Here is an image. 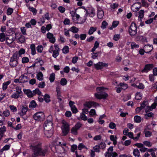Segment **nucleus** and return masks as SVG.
Masks as SVG:
<instances>
[{
	"mask_svg": "<svg viewBox=\"0 0 157 157\" xmlns=\"http://www.w3.org/2000/svg\"><path fill=\"white\" fill-rule=\"evenodd\" d=\"M41 144L32 146V157H36L39 156H44L47 151L46 149H42Z\"/></svg>",
	"mask_w": 157,
	"mask_h": 157,
	"instance_id": "f257e3e1",
	"label": "nucleus"
},
{
	"mask_svg": "<svg viewBox=\"0 0 157 157\" xmlns=\"http://www.w3.org/2000/svg\"><path fill=\"white\" fill-rule=\"evenodd\" d=\"M105 88L103 87H99L97 88V91L100 92V94L95 93V96L96 98L98 99H105L108 96V94L105 92H102V91Z\"/></svg>",
	"mask_w": 157,
	"mask_h": 157,
	"instance_id": "f03ea898",
	"label": "nucleus"
},
{
	"mask_svg": "<svg viewBox=\"0 0 157 157\" xmlns=\"http://www.w3.org/2000/svg\"><path fill=\"white\" fill-rule=\"evenodd\" d=\"M54 49L53 46L52 45L50 46L48 51L50 53H53L52 56L56 58L59 55V48L58 45L56 44L54 45Z\"/></svg>",
	"mask_w": 157,
	"mask_h": 157,
	"instance_id": "7ed1b4c3",
	"label": "nucleus"
},
{
	"mask_svg": "<svg viewBox=\"0 0 157 157\" xmlns=\"http://www.w3.org/2000/svg\"><path fill=\"white\" fill-rule=\"evenodd\" d=\"M18 52H16L13 54L12 56L10 58V66L13 67H15L18 64Z\"/></svg>",
	"mask_w": 157,
	"mask_h": 157,
	"instance_id": "20e7f679",
	"label": "nucleus"
},
{
	"mask_svg": "<svg viewBox=\"0 0 157 157\" xmlns=\"http://www.w3.org/2000/svg\"><path fill=\"white\" fill-rule=\"evenodd\" d=\"M129 33L131 36H135L137 33L136 24L135 23H132L128 30Z\"/></svg>",
	"mask_w": 157,
	"mask_h": 157,
	"instance_id": "39448f33",
	"label": "nucleus"
},
{
	"mask_svg": "<svg viewBox=\"0 0 157 157\" xmlns=\"http://www.w3.org/2000/svg\"><path fill=\"white\" fill-rule=\"evenodd\" d=\"M62 123L63 124L62 128V133L63 135L66 136L68 133L70 131L69 126L65 121H63Z\"/></svg>",
	"mask_w": 157,
	"mask_h": 157,
	"instance_id": "423d86ee",
	"label": "nucleus"
},
{
	"mask_svg": "<svg viewBox=\"0 0 157 157\" xmlns=\"http://www.w3.org/2000/svg\"><path fill=\"white\" fill-rule=\"evenodd\" d=\"M66 144L65 143L62 144L61 142H59L57 144V147H56V151L59 153H63L65 151V147H66Z\"/></svg>",
	"mask_w": 157,
	"mask_h": 157,
	"instance_id": "0eeeda50",
	"label": "nucleus"
},
{
	"mask_svg": "<svg viewBox=\"0 0 157 157\" xmlns=\"http://www.w3.org/2000/svg\"><path fill=\"white\" fill-rule=\"evenodd\" d=\"M44 130H53V125L51 120L47 119L44 124Z\"/></svg>",
	"mask_w": 157,
	"mask_h": 157,
	"instance_id": "6e6552de",
	"label": "nucleus"
},
{
	"mask_svg": "<svg viewBox=\"0 0 157 157\" xmlns=\"http://www.w3.org/2000/svg\"><path fill=\"white\" fill-rule=\"evenodd\" d=\"M108 64L106 63H103L102 62H99L97 64H94V66L97 70L101 69L103 67H107Z\"/></svg>",
	"mask_w": 157,
	"mask_h": 157,
	"instance_id": "1a4fd4ad",
	"label": "nucleus"
},
{
	"mask_svg": "<svg viewBox=\"0 0 157 157\" xmlns=\"http://www.w3.org/2000/svg\"><path fill=\"white\" fill-rule=\"evenodd\" d=\"M47 37L51 43H54L55 42L56 39L52 33L49 32L47 34Z\"/></svg>",
	"mask_w": 157,
	"mask_h": 157,
	"instance_id": "9d476101",
	"label": "nucleus"
},
{
	"mask_svg": "<svg viewBox=\"0 0 157 157\" xmlns=\"http://www.w3.org/2000/svg\"><path fill=\"white\" fill-rule=\"evenodd\" d=\"M44 116V114L42 112H38L35 114L33 117L35 120H40Z\"/></svg>",
	"mask_w": 157,
	"mask_h": 157,
	"instance_id": "9b49d317",
	"label": "nucleus"
},
{
	"mask_svg": "<svg viewBox=\"0 0 157 157\" xmlns=\"http://www.w3.org/2000/svg\"><path fill=\"white\" fill-rule=\"evenodd\" d=\"M153 67L152 64H147L145 65L144 68L142 70L143 72H147L151 70Z\"/></svg>",
	"mask_w": 157,
	"mask_h": 157,
	"instance_id": "f8f14e48",
	"label": "nucleus"
},
{
	"mask_svg": "<svg viewBox=\"0 0 157 157\" xmlns=\"http://www.w3.org/2000/svg\"><path fill=\"white\" fill-rule=\"evenodd\" d=\"M140 132L139 133L137 134V136L135 137L133 136V133L131 132H128L127 135H128V137L130 138L137 141L139 140L140 135Z\"/></svg>",
	"mask_w": 157,
	"mask_h": 157,
	"instance_id": "ddd939ff",
	"label": "nucleus"
},
{
	"mask_svg": "<svg viewBox=\"0 0 157 157\" xmlns=\"http://www.w3.org/2000/svg\"><path fill=\"white\" fill-rule=\"evenodd\" d=\"M88 14H89V16L91 17H94L95 15V10L94 9L92 8L89 10V12L87 11L86 10V16H87Z\"/></svg>",
	"mask_w": 157,
	"mask_h": 157,
	"instance_id": "4468645a",
	"label": "nucleus"
},
{
	"mask_svg": "<svg viewBox=\"0 0 157 157\" xmlns=\"http://www.w3.org/2000/svg\"><path fill=\"white\" fill-rule=\"evenodd\" d=\"M53 130H44V134L47 138L51 137L53 134Z\"/></svg>",
	"mask_w": 157,
	"mask_h": 157,
	"instance_id": "2eb2a0df",
	"label": "nucleus"
},
{
	"mask_svg": "<svg viewBox=\"0 0 157 157\" xmlns=\"http://www.w3.org/2000/svg\"><path fill=\"white\" fill-rule=\"evenodd\" d=\"M6 39V43L8 45L12 43L15 40L13 37L11 35L7 36Z\"/></svg>",
	"mask_w": 157,
	"mask_h": 157,
	"instance_id": "dca6fc26",
	"label": "nucleus"
},
{
	"mask_svg": "<svg viewBox=\"0 0 157 157\" xmlns=\"http://www.w3.org/2000/svg\"><path fill=\"white\" fill-rule=\"evenodd\" d=\"M144 48L145 51V52L148 53L152 50L153 46L151 45H147L144 46Z\"/></svg>",
	"mask_w": 157,
	"mask_h": 157,
	"instance_id": "f3484780",
	"label": "nucleus"
},
{
	"mask_svg": "<svg viewBox=\"0 0 157 157\" xmlns=\"http://www.w3.org/2000/svg\"><path fill=\"white\" fill-rule=\"evenodd\" d=\"M97 15L98 18L99 19H101L103 17L104 12L101 8H98V9Z\"/></svg>",
	"mask_w": 157,
	"mask_h": 157,
	"instance_id": "a211bd4d",
	"label": "nucleus"
},
{
	"mask_svg": "<svg viewBox=\"0 0 157 157\" xmlns=\"http://www.w3.org/2000/svg\"><path fill=\"white\" fill-rule=\"evenodd\" d=\"M28 107L26 106H22L21 110L19 114L21 116L25 115L28 110Z\"/></svg>",
	"mask_w": 157,
	"mask_h": 157,
	"instance_id": "6ab92c4d",
	"label": "nucleus"
},
{
	"mask_svg": "<svg viewBox=\"0 0 157 157\" xmlns=\"http://www.w3.org/2000/svg\"><path fill=\"white\" fill-rule=\"evenodd\" d=\"M141 7V5L137 6V3H134L131 6V10L133 11L136 12L138 11Z\"/></svg>",
	"mask_w": 157,
	"mask_h": 157,
	"instance_id": "aec40b11",
	"label": "nucleus"
},
{
	"mask_svg": "<svg viewBox=\"0 0 157 157\" xmlns=\"http://www.w3.org/2000/svg\"><path fill=\"white\" fill-rule=\"evenodd\" d=\"M96 103L93 102H86L84 105V106L88 108H91L93 105L95 106L96 105Z\"/></svg>",
	"mask_w": 157,
	"mask_h": 157,
	"instance_id": "412c9836",
	"label": "nucleus"
},
{
	"mask_svg": "<svg viewBox=\"0 0 157 157\" xmlns=\"http://www.w3.org/2000/svg\"><path fill=\"white\" fill-rule=\"evenodd\" d=\"M80 17L79 15L76 13L75 14L74 17H72L73 21L76 23H78V21L79 18Z\"/></svg>",
	"mask_w": 157,
	"mask_h": 157,
	"instance_id": "4be33fe9",
	"label": "nucleus"
},
{
	"mask_svg": "<svg viewBox=\"0 0 157 157\" xmlns=\"http://www.w3.org/2000/svg\"><path fill=\"white\" fill-rule=\"evenodd\" d=\"M144 11L143 10H141L139 12V20H140V21H141L142 19L144 17Z\"/></svg>",
	"mask_w": 157,
	"mask_h": 157,
	"instance_id": "5701e85b",
	"label": "nucleus"
},
{
	"mask_svg": "<svg viewBox=\"0 0 157 157\" xmlns=\"http://www.w3.org/2000/svg\"><path fill=\"white\" fill-rule=\"evenodd\" d=\"M80 119L84 121H86L87 120V117L85 115L84 113H82L80 114V117L78 118V120H79Z\"/></svg>",
	"mask_w": 157,
	"mask_h": 157,
	"instance_id": "b1692460",
	"label": "nucleus"
},
{
	"mask_svg": "<svg viewBox=\"0 0 157 157\" xmlns=\"http://www.w3.org/2000/svg\"><path fill=\"white\" fill-rule=\"evenodd\" d=\"M46 102H49L50 101V97L49 95L48 94H45L44 96V101Z\"/></svg>",
	"mask_w": 157,
	"mask_h": 157,
	"instance_id": "393cba45",
	"label": "nucleus"
},
{
	"mask_svg": "<svg viewBox=\"0 0 157 157\" xmlns=\"http://www.w3.org/2000/svg\"><path fill=\"white\" fill-rule=\"evenodd\" d=\"M97 29V28L96 27H90L88 31V34L89 35L92 34L95 31H96Z\"/></svg>",
	"mask_w": 157,
	"mask_h": 157,
	"instance_id": "a878e982",
	"label": "nucleus"
},
{
	"mask_svg": "<svg viewBox=\"0 0 157 157\" xmlns=\"http://www.w3.org/2000/svg\"><path fill=\"white\" fill-rule=\"evenodd\" d=\"M37 79L39 81H42L43 79V75L41 72H39L36 75Z\"/></svg>",
	"mask_w": 157,
	"mask_h": 157,
	"instance_id": "bb28decb",
	"label": "nucleus"
},
{
	"mask_svg": "<svg viewBox=\"0 0 157 157\" xmlns=\"http://www.w3.org/2000/svg\"><path fill=\"white\" fill-rule=\"evenodd\" d=\"M24 92L26 94L28 97L29 98L33 97L34 95L33 93H32L30 90H27Z\"/></svg>",
	"mask_w": 157,
	"mask_h": 157,
	"instance_id": "cd10ccee",
	"label": "nucleus"
},
{
	"mask_svg": "<svg viewBox=\"0 0 157 157\" xmlns=\"http://www.w3.org/2000/svg\"><path fill=\"white\" fill-rule=\"evenodd\" d=\"M144 133L145 134V136L147 137H150L152 135V132L150 131H147L146 128L144 129Z\"/></svg>",
	"mask_w": 157,
	"mask_h": 157,
	"instance_id": "c85d7f7f",
	"label": "nucleus"
},
{
	"mask_svg": "<svg viewBox=\"0 0 157 157\" xmlns=\"http://www.w3.org/2000/svg\"><path fill=\"white\" fill-rule=\"evenodd\" d=\"M10 82V81L9 80L3 83L2 85V89L4 90H6L7 87L8 85H9Z\"/></svg>",
	"mask_w": 157,
	"mask_h": 157,
	"instance_id": "c756f323",
	"label": "nucleus"
},
{
	"mask_svg": "<svg viewBox=\"0 0 157 157\" xmlns=\"http://www.w3.org/2000/svg\"><path fill=\"white\" fill-rule=\"evenodd\" d=\"M30 48L32 51V54L34 55L36 53L35 45L34 44H32L30 46Z\"/></svg>",
	"mask_w": 157,
	"mask_h": 157,
	"instance_id": "7c9ffc66",
	"label": "nucleus"
},
{
	"mask_svg": "<svg viewBox=\"0 0 157 157\" xmlns=\"http://www.w3.org/2000/svg\"><path fill=\"white\" fill-rule=\"evenodd\" d=\"M36 105L37 104L35 101L34 100H33L30 102L29 107L31 108H35Z\"/></svg>",
	"mask_w": 157,
	"mask_h": 157,
	"instance_id": "2f4dec72",
	"label": "nucleus"
},
{
	"mask_svg": "<svg viewBox=\"0 0 157 157\" xmlns=\"http://www.w3.org/2000/svg\"><path fill=\"white\" fill-rule=\"evenodd\" d=\"M118 21H114L113 22L112 26L109 28V29L112 30L113 28L116 27L119 24Z\"/></svg>",
	"mask_w": 157,
	"mask_h": 157,
	"instance_id": "473e14b6",
	"label": "nucleus"
},
{
	"mask_svg": "<svg viewBox=\"0 0 157 157\" xmlns=\"http://www.w3.org/2000/svg\"><path fill=\"white\" fill-rule=\"evenodd\" d=\"M6 39V37L5 34L3 33H0V41L3 42Z\"/></svg>",
	"mask_w": 157,
	"mask_h": 157,
	"instance_id": "72a5a7b5",
	"label": "nucleus"
},
{
	"mask_svg": "<svg viewBox=\"0 0 157 157\" xmlns=\"http://www.w3.org/2000/svg\"><path fill=\"white\" fill-rule=\"evenodd\" d=\"M78 29L76 27L73 26L70 28V30L73 33H76L78 31Z\"/></svg>",
	"mask_w": 157,
	"mask_h": 157,
	"instance_id": "f704fd0d",
	"label": "nucleus"
},
{
	"mask_svg": "<svg viewBox=\"0 0 157 157\" xmlns=\"http://www.w3.org/2000/svg\"><path fill=\"white\" fill-rule=\"evenodd\" d=\"M20 81H21V82H27V77L24 75H21L19 78Z\"/></svg>",
	"mask_w": 157,
	"mask_h": 157,
	"instance_id": "c9c22d12",
	"label": "nucleus"
},
{
	"mask_svg": "<svg viewBox=\"0 0 157 157\" xmlns=\"http://www.w3.org/2000/svg\"><path fill=\"white\" fill-rule=\"evenodd\" d=\"M20 94L17 92H15L11 96V97L14 99H17L20 97Z\"/></svg>",
	"mask_w": 157,
	"mask_h": 157,
	"instance_id": "e433bc0d",
	"label": "nucleus"
},
{
	"mask_svg": "<svg viewBox=\"0 0 157 157\" xmlns=\"http://www.w3.org/2000/svg\"><path fill=\"white\" fill-rule=\"evenodd\" d=\"M133 154L135 156L139 157L140 156V152L139 150L137 149H134Z\"/></svg>",
	"mask_w": 157,
	"mask_h": 157,
	"instance_id": "4c0bfd02",
	"label": "nucleus"
},
{
	"mask_svg": "<svg viewBox=\"0 0 157 157\" xmlns=\"http://www.w3.org/2000/svg\"><path fill=\"white\" fill-rule=\"evenodd\" d=\"M55 74L53 73H52L49 77V80L51 82H53L55 80Z\"/></svg>",
	"mask_w": 157,
	"mask_h": 157,
	"instance_id": "58836bf2",
	"label": "nucleus"
},
{
	"mask_svg": "<svg viewBox=\"0 0 157 157\" xmlns=\"http://www.w3.org/2000/svg\"><path fill=\"white\" fill-rule=\"evenodd\" d=\"M134 120L135 122L140 123L141 121V118L139 116H135L134 117Z\"/></svg>",
	"mask_w": 157,
	"mask_h": 157,
	"instance_id": "ea45409f",
	"label": "nucleus"
},
{
	"mask_svg": "<svg viewBox=\"0 0 157 157\" xmlns=\"http://www.w3.org/2000/svg\"><path fill=\"white\" fill-rule=\"evenodd\" d=\"M60 84L62 86H65L66 85L67 83V79L64 78H62L60 80Z\"/></svg>",
	"mask_w": 157,
	"mask_h": 157,
	"instance_id": "a19ab883",
	"label": "nucleus"
},
{
	"mask_svg": "<svg viewBox=\"0 0 157 157\" xmlns=\"http://www.w3.org/2000/svg\"><path fill=\"white\" fill-rule=\"evenodd\" d=\"M78 130L75 127H74L71 130V132L74 135H77L78 134Z\"/></svg>",
	"mask_w": 157,
	"mask_h": 157,
	"instance_id": "79ce46f5",
	"label": "nucleus"
},
{
	"mask_svg": "<svg viewBox=\"0 0 157 157\" xmlns=\"http://www.w3.org/2000/svg\"><path fill=\"white\" fill-rule=\"evenodd\" d=\"M119 85L122 87L121 89H122L125 90L128 87V85L124 83H120Z\"/></svg>",
	"mask_w": 157,
	"mask_h": 157,
	"instance_id": "37998d69",
	"label": "nucleus"
},
{
	"mask_svg": "<svg viewBox=\"0 0 157 157\" xmlns=\"http://www.w3.org/2000/svg\"><path fill=\"white\" fill-rule=\"evenodd\" d=\"M62 51L63 53L67 54L69 52V49L68 46H66L64 47L62 49Z\"/></svg>",
	"mask_w": 157,
	"mask_h": 157,
	"instance_id": "c03bdc74",
	"label": "nucleus"
},
{
	"mask_svg": "<svg viewBox=\"0 0 157 157\" xmlns=\"http://www.w3.org/2000/svg\"><path fill=\"white\" fill-rule=\"evenodd\" d=\"M29 9L30 11L32 12L33 15H35L37 13V10L35 8L33 7H29Z\"/></svg>",
	"mask_w": 157,
	"mask_h": 157,
	"instance_id": "a18cd8bd",
	"label": "nucleus"
},
{
	"mask_svg": "<svg viewBox=\"0 0 157 157\" xmlns=\"http://www.w3.org/2000/svg\"><path fill=\"white\" fill-rule=\"evenodd\" d=\"M33 95L35 94H37L38 95L41 94H42L41 91L38 88H36L35 90L33 91Z\"/></svg>",
	"mask_w": 157,
	"mask_h": 157,
	"instance_id": "49530a36",
	"label": "nucleus"
},
{
	"mask_svg": "<svg viewBox=\"0 0 157 157\" xmlns=\"http://www.w3.org/2000/svg\"><path fill=\"white\" fill-rule=\"evenodd\" d=\"M10 147V146L9 145H6L1 150V152L2 153L4 151L8 150L9 149Z\"/></svg>",
	"mask_w": 157,
	"mask_h": 157,
	"instance_id": "de8ad7c7",
	"label": "nucleus"
},
{
	"mask_svg": "<svg viewBox=\"0 0 157 157\" xmlns=\"http://www.w3.org/2000/svg\"><path fill=\"white\" fill-rule=\"evenodd\" d=\"M25 50L22 48L19 50L18 53V54L19 56H21V55L24 54L25 53Z\"/></svg>",
	"mask_w": 157,
	"mask_h": 157,
	"instance_id": "09e8293b",
	"label": "nucleus"
},
{
	"mask_svg": "<svg viewBox=\"0 0 157 157\" xmlns=\"http://www.w3.org/2000/svg\"><path fill=\"white\" fill-rule=\"evenodd\" d=\"M154 115V114L152 112L147 113L145 114V117L146 119H148V117H152Z\"/></svg>",
	"mask_w": 157,
	"mask_h": 157,
	"instance_id": "8fccbe9b",
	"label": "nucleus"
},
{
	"mask_svg": "<svg viewBox=\"0 0 157 157\" xmlns=\"http://www.w3.org/2000/svg\"><path fill=\"white\" fill-rule=\"evenodd\" d=\"M108 25V23L105 21H103L101 24V28L103 29H104L106 28V26Z\"/></svg>",
	"mask_w": 157,
	"mask_h": 157,
	"instance_id": "3c124183",
	"label": "nucleus"
},
{
	"mask_svg": "<svg viewBox=\"0 0 157 157\" xmlns=\"http://www.w3.org/2000/svg\"><path fill=\"white\" fill-rule=\"evenodd\" d=\"M6 128L5 126L1 127L0 128V133L4 135V133L6 131Z\"/></svg>",
	"mask_w": 157,
	"mask_h": 157,
	"instance_id": "603ef678",
	"label": "nucleus"
},
{
	"mask_svg": "<svg viewBox=\"0 0 157 157\" xmlns=\"http://www.w3.org/2000/svg\"><path fill=\"white\" fill-rule=\"evenodd\" d=\"M43 50V47L42 45H38L36 47V50L38 52L41 53Z\"/></svg>",
	"mask_w": 157,
	"mask_h": 157,
	"instance_id": "864d4df0",
	"label": "nucleus"
},
{
	"mask_svg": "<svg viewBox=\"0 0 157 157\" xmlns=\"http://www.w3.org/2000/svg\"><path fill=\"white\" fill-rule=\"evenodd\" d=\"M29 58L26 57H23L22 58V63H28L29 62Z\"/></svg>",
	"mask_w": 157,
	"mask_h": 157,
	"instance_id": "5fc2aeb1",
	"label": "nucleus"
},
{
	"mask_svg": "<svg viewBox=\"0 0 157 157\" xmlns=\"http://www.w3.org/2000/svg\"><path fill=\"white\" fill-rule=\"evenodd\" d=\"M82 126V124L80 122H78L75 126V127L78 130Z\"/></svg>",
	"mask_w": 157,
	"mask_h": 157,
	"instance_id": "6e6d98bb",
	"label": "nucleus"
},
{
	"mask_svg": "<svg viewBox=\"0 0 157 157\" xmlns=\"http://www.w3.org/2000/svg\"><path fill=\"white\" fill-rule=\"evenodd\" d=\"M10 113L9 110L6 109L3 112V115L5 117H7L9 116Z\"/></svg>",
	"mask_w": 157,
	"mask_h": 157,
	"instance_id": "4d7b16f0",
	"label": "nucleus"
},
{
	"mask_svg": "<svg viewBox=\"0 0 157 157\" xmlns=\"http://www.w3.org/2000/svg\"><path fill=\"white\" fill-rule=\"evenodd\" d=\"M135 98L137 100L141 99L142 98L141 94L140 93L136 94Z\"/></svg>",
	"mask_w": 157,
	"mask_h": 157,
	"instance_id": "13d9d810",
	"label": "nucleus"
},
{
	"mask_svg": "<svg viewBox=\"0 0 157 157\" xmlns=\"http://www.w3.org/2000/svg\"><path fill=\"white\" fill-rule=\"evenodd\" d=\"M99 146L100 147V149H103L105 147L106 145L105 143L101 142Z\"/></svg>",
	"mask_w": 157,
	"mask_h": 157,
	"instance_id": "bf43d9fd",
	"label": "nucleus"
},
{
	"mask_svg": "<svg viewBox=\"0 0 157 157\" xmlns=\"http://www.w3.org/2000/svg\"><path fill=\"white\" fill-rule=\"evenodd\" d=\"M13 10L10 8H8L7 11V14L8 15H10L13 12Z\"/></svg>",
	"mask_w": 157,
	"mask_h": 157,
	"instance_id": "052dcab7",
	"label": "nucleus"
},
{
	"mask_svg": "<svg viewBox=\"0 0 157 157\" xmlns=\"http://www.w3.org/2000/svg\"><path fill=\"white\" fill-rule=\"evenodd\" d=\"M141 3L142 4L143 6L145 7H147L149 6L148 3L145 1V0H141Z\"/></svg>",
	"mask_w": 157,
	"mask_h": 157,
	"instance_id": "680f3d73",
	"label": "nucleus"
},
{
	"mask_svg": "<svg viewBox=\"0 0 157 157\" xmlns=\"http://www.w3.org/2000/svg\"><path fill=\"white\" fill-rule=\"evenodd\" d=\"M71 110L72 112L73 113H76L78 112V110L75 107V106H72V107L71 108Z\"/></svg>",
	"mask_w": 157,
	"mask_h": 157,
	"instance_id": "e2e57ef3",
	"label": "nucleus"
},
{
	"mask_svg": "<svg viewBox=\"0 0 157 157\" xmlns=\"http://www.w3.org/2000/svg\"><path fill=\"white\" fill-rule=\"evenodd\" d=\"M78 149L81 150L82 148H86V147L82 143H80L78 146Z\"/></svg>",
	"mask_w": 157,
	"mask_h": 157,
	"instance_id": "0e129e2a",
	"label": "nucleus"
},
{
	"mask_svg": "<svg viewBox=\"0 0 157 157\" xmlns=\"http://www.w3.org/2000/svg\"><path fill=\"white\" fill-rule=\"evenodd\" d=\"M38 99L40 102H42L44 101V96L42 95V94L38 95Z\"/></svg>",
	"mask_w": 157,
	"mask_h": 157,
	"instance_id": "69168bd1",
	"label": "nucleus"
},
{
	"mask_svg": "<svg viewBox=\"0 0 157 157\" xmlns=\"http://www.w3.org/2000/svg\"><path fill=\"white\" fill-rule=\"evenodd\" d=\"M131 47L132 49H133L135 48H138L139 45L136 44L134 42H132L131 44Z\"/></svg>",
	"mask_w": 157,
	"mask_h": 157,
	"instance_id": "338daca9",
	"label": "nucleus"
},
{
	"mask_svg": "<svg viewBox=\"0 0 157 157\" xmlns=\"http://www.w3.org/2000/svg\"><path fill=\"white\" fill-rule=\"evenodd\" d=\"M143 143L146 146L148 147H151V146L152 144L150 142L146 141L144 142Z\"/></svg>",
	"mask_w": 157,
	"mask_h": 157,
	"instance_id": "774afa93",
	"label": "nucleus"
}]
</instances>
